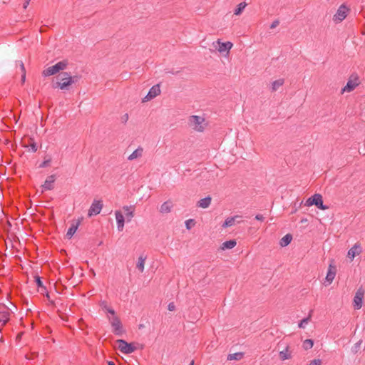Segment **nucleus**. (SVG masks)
<instances>
[{
    "label": "nucleus",
    "mask_w": 365,
    "mask_h": 365,
    "mask_svg": "<svg viewBox=\"0 0 365 365\" xmlns=\"http://www.w3.org/2000/svg\"><path fill=\"white\" fill-rule=\"evenodd\" d=\"M68 65V60H63L58 62L55 65L50 66L42 71V76L44 77L50 76L56 74L61 71H63Z\"/></svg>",
    "instance_id": "nucleus-1"
},
{
    "label": "nucleus",
    "mask_w": 365,
    "mask_h": 365,
    "mask_svg": "<svg viewBox=\"0 0 365 365\" xmlns=\"http://www.w3.org/2000/svg\"><path fill=\"white\" fill-rule=\"evenodd\" d=\"M305 205L308 207L315 205L317 208L322 210H325L329 208L327 205H324L323 204L322 195L319 193H315L309 197L305 202Z\"/></svg>",
    "instance_id": "nucleus-2"
},
{
    "label": "nucleus",
    "mask_w": 365,
    "mask_h": 365,
    "mask_svg": "<svg viewBox=\"0 0 365 365\" xmlns=\"http://www.w3.org/2000/svg\"><path fill=\"white\" fill-rule=\"evenodd\" d=\"M109 321L113 328V332L115 335L122 336L125 333V331L123 329V324L118 317H112V318H109Z\"/></svg>",
    "instance_id": "nucleus-3"
},
{
    "label": "nucleus",
    "mask_w": 365,
    "mask_h": 365,
    "mask_svg": "<svg viewBox=\"0 0 365 365\" xmlns=\"http://www.w3.org/2000/svg\"><path fill=\"white\" fill-rule=\"evenodd\" d=\"M116 343L118 344V349L126 354H131L138 349L135 346V343H128L124 339H118Z\"/></svg>",
    "instance_id": "nucleus-4"
},
{
    "label": "nucleus",
    "mask_w": 365,
    "mask_h": 365,
    "mask_svg": "<svg viewBox=\"0 0 365 365\" xmlns=\"http://www.w3.org/2000/svg\"><path fill=\"white\" fill-rule=\"evenodd\" d=\"M81 78V76L79 75L71 76L70 77H68V80L66 81H64L63 83L58 81L53 83L52 84V87L53 88H59L61 90L68 89L71 84L78 82Z\"/></svg>",
    "instance_id": "nucleus-5"
},
{
    "label": "nucleus",
    "mask_w": 365,
    "mask_h": 365,
    "mask_svg": "<svg viewBox=\"0 0 365 365\" xmlns=\"http://www.w3.org/2000/svg\"><path fill=\"white\" fill-rule=\"evenodd\" d=\"M349 11V9L344 4L341 5L336 11V14L334 16V21L336 23L342 21L347 16Z\"/></svg>",
    "instance_id": "nucleus-6"
},
{
    "label": "nucleus",
    "mask_w": 365,
    "mask_h": 365,
    "mask_svg": "<svg viewBox=\"0 0 365 365\" xmlns=\"http://www.w3.org/2000/svg\"><path fill=\"white\" fill-rule=\"evenodd\" d=\"M364 295V289L362 287H359L355 293L353 301V305L356 309H359L361 308Z\"/></svg>",
    "instance_id": "nucleus-7"
},
{
    "label": "nucleus",
    "mask_w": 365,
    "mask_h": 365,
    "mask_svg": "<svg viewBox=\"0 0 365 365\" xmlns=\"http://www.w3.org/2000/svg\"><path fill=\"white\" fill-rule=\"evenodd\" d=\"M9 308L4 304H0V323L4 326L9 320Z\"/></svg>",
    "instance_id": "nucleus-8"
},
{
    "label": "nucleus",
    "mask_w": 365,
    "mask_h": 365,
    "mask_svg": "<svg viewBox=\"0 0 365 365\" xmlns=\"http://www.w3.org/2000/svg\"><path fill=\"white\" fill-rule=\"evenodd\" d=\"M103 207V202L101 200H94L92 203L90 209L88 210V217H91L93 215H96L100 213L101 209Z\"/></svg>",
    "instance_id": "nucleus-9"
},
{
    "label": "nucleus",
    "mask_w": 365,
    "mask_h": 365,
    "mask_svg": "<svg viewBox=\"0 0 365 365\" xmlns=\"http://www.w3.org/2000/svg\"><path fill=\"white\" fill-rule=\"evenodd\" d=\"M204 121V118L197 116V115H192L190 117V123L191 125L193 126V128L197 131L202 132L204 130V127L201 125Z\"/></svg>",
    "instance_id": "nucleus-10"
},
{
    "label": "nucleus",
    "mask_w": 365,
    "mask_h": 365,
    "mask_svg": "<svg viewBox=\"0 0 365 365\" xmlns=\"http://www.w3.org/2000/svg\"><path fill=\"white\" fill-rule=\"evenodd\" d=\"M160 93V86L159 84H156L150 88L147 96L143 98V102L150 101L158 96Z\"/></svg>",
    "instance_id": "nucleus-11"
},
{
    "label": "nucleus",
    "mask_w": 365,
    "mask_h": 365,
    "mask_svg": "<svg viewBox=\"0 0 365 365\" xmlns=\"http://www.w3.org/2000/svg\"><path fill=\"white\" fill-rule=\"evenodd\" d=\"M334 259L331 260V263L329 265L328 272L326 276V280L329 283L333 282L336 273V267L334 264Z\"/></svg>",
    "instance_id": "nucleus-12"
},
{
    "label": "nucleus",
    "mask_w": 365,
    "mask_h": 365,
    "mask_svg": "<svg viewBox=\"0 0 365 365\" xmlns=\"http://www.w3.org/2000/svg\"><path fill=\"white\" fill-rule=\"evenodd\" d=\"M56 180V175H51L47 177L43 185H41L43 192L44 190H51L54 188V182Z\"/></svg>",
    "instance_id": "nucleus-13"
},
{
    "label": "nucleus",
    "mask_w": 365,
    "mask_h": 365,
    "mask_svg": "<svg viewBox=\"0 0 365 365\" xmlns=\"http://www.w3.org/2000/svg\"><path fill=\"white\" fill-rule=\"evenodd\" d=\"M359 78L358 76H355L354 81H353L351 78L346 83V85L342 88L341 93L344 91L351 92L355 89V88L359 85Z\"/></svg>",
    "instance_id": "nucleus-14"
},
{
    "label": "nucleus",
    "mask_w": 365,
    "mask_h": 365,
    "mask_svg": "<svg viewBox=\"0 0 365 365\" xmlns=\"http://www.w3.org/2000/svg\"><path fill=\"white\" fill-rule=\"evenodd\" d=\"M216 42L217 44H219V48H217V50L221 53H223L225 52L228 53L232 47V43L230 41L223 43V42H221L220 39H218Z\"/></svg>",
    "instance_id": "nucleus-15"
},
{
    "label": "nucleus",
    "mask_w": 365,
    "mask_h": 365,
    "mask_svg": "<svg viewBox=\"0 0 365 365\" xmlns=\"http://www.w3.org/2000/svg\"><path fill=\"white\" fill-rule=\"evenodd\" d=\"M81 219L77 220L75 222H73L71 225V226L69 227V229L67 231V233L66 235V237L68 239H71L73 235L76 233V230H78V226L80 225L81 222Z\"/></svg>",
    "instance_id": "nucleus-16"
},
{
    "label": "nucleus",
    "mask_w": 365,
    "mask_h": 365,
    "mask_svg": "<svg viewBox=\"0 0 365 365\" xmlns=\"http://www.w3.org/2000/svg\"><path fill=\"white\" fill-rule=\"evenodd\" d=\"M361 252V247L359 245L356 244L354 245L347 253V257L352 261L356 255H359Z\"/></svg>",
    "instance_id": "nucleus-17"
},
{
    "label": "nucleus",
    "mask_w": 365,
    "mask_h": 365,
    "mask_svg": "<svg viewBox=\"0 0 365 365\" xmlns=\"http://www.w3.org/2000/svg\"><path fill=\"white\" fill-rule=\"evenodd\" d=\"M115 217L118 225V230L122 231L124 227L125 217L120 210L115 211Z\"/></svg>",
    "instance_id": "nucleus-18"
},
{
    "label": "nucleus",
    "mask_w": 365,
    "mask_h": 365,
    "mask_svg": "<svg viewBox=\"0 0 365 365\" xmlns=\"http://www.w3.org/2000/svg\"><path fill=\"white\" fill-rule=\"evenodd\" d=\"M237 245V242H236V240H227V241H225L224 242L221 246H220V249L222 250H230V249H232L234 248Z\"/></svg>",
    "instance_id": "nucleus-19"
},
{
    "label": "nucleus",
    "mask_w": 365,
    "mask_h": 365,
    "mask_svg": "<svg viewBox=\"0 0 365 365\" xmlns=\"http://www.w3.org/2000/svg\"><path fill=\"white\" fill-rule=\"evenodd\" d=\"M211 201H212V197L210 195H208V196L205 197V198L200 200L197 202V206L200 207H202V208H207L210 206Z\"/></svg>",
    "instance_id": "nucleus-20"
},
{
    "label": "nucleus",
    "mask_w": 365,
    "mask_h": 365,
    "mask_svg": "<svg viewBox=\"0 0 365 365\" xmlns=\"http://www.w3.org/2000/svg\"><path fill=\"white\" fill-rule=\"evenodd\" d=\"M173 204L171 200H168L162 204L160 212L161 213H168L171 211Z\"/></svg>",
    "instance_id": "nucleus-21"
},
{
    "label": "nucleus",
    "mask_w": 365,
    "mask_h": 365,
    "mask_svg": "<svg viewBox=\"0 0 365 365\" xmlns=\"http://www.w3.org/2000/svg\"><path fill=\"white\" fill-rule=\"evenodd\" d=\"M238 218H241V216L235 215L233 217H227L222 224V227L226 228L234 225L237 219Z\"/></svg>",
    "instance_id": "nucleus-22"
},
{
    "label": "nucleus",
    "mask_w": 365,
    "mask_h": 365,
    "mask_svg": "<svg viewBox=\"0 0 365 365\" xmlns=\"http://www.w3.org/2000/svg\"><path fill=\"white\" fill-rule=\"evenodd\" d=\"M292 235L289 233L285 235L279 241L281 247H284L289 245L292 240Z\"/></svg>",
    "instance_id": "nucleus-23"
},
{
    "label": "nucleus",
    "mask_w": 365,
    "mask_h": 365,
    "mask_svg": "<svg viewBox=\"0 0 365 365\" xmlns=\"http://www.w3.org/2000/svg\"><path fill=\"white\" fill-rule=\"evenodd\" d=\"M289 346H287L285 348V350L279 351V356L281 360L284 361V360L289 359L292 358V355H291V353L289 352Z\"/></svg>",
    "instance_id": "nucleus-24"
},
{
    "label": "nucleus",
    "mask_w": 365,
    "mask_h": 365,
    "mask_svg": "<svg viewBox=\"0 0 365 365\" xmlns=\"http://www.w3.org/2000/svg\"><path fill=\"white\" fill-rule=\"evenodd\" d=\"M143 150L142 148H138L136 150H135L128 158L129 160H133L134 159H136L139 157H141L143 155Z\"/></svg>",
    "instance_id": "nucleus-25"
},
{
    "label": "nucleus",
    "mask_w": 365,
    "mask_h": 365,
    "mask_svg": "<svg viewBox=\"0 0 365 365\" xmlns=\"http://www.w3.org/2000/svg\"><path fill=\"white\" fill-rule=\"evenodd\" d=\"M244 356L243 352H237L235 354H230L227 356V360H237L239 361L242 359Z\"/></svg>",
    "instance_id": "nucleus-26"
},
{
    "label": "nucleus",
    "mask_w": 365,
    "mask_h": 365,
    "mask_svg": "<svg viewBox=\"0 0 365 365\" xmlns=\"http://www.w3.org/2000/svg\"><path fill=\"white\" fill-rule=\"evenodd\" d=\"M284 83V81L282 78L274 81L272 84V91H276Z\"/></svg>",
    "instance_id": "nucleus-27"
},
{
    "label": "nucleus",
    "mask_w": 365,
    "mask_h": 365,
    "mask_svg": "<svg viewBox=\"0 0 365 365\" xmlns=\"http://www.w3.org/2000/svg\"><path fill=\"white\" fill-rule=\"evenodd\" d=\"M246 6H247V4L245 2H242V3L239 4L237 6V8L234 11V14L236 16L240 15L242 13L243 10Z\"/></svg>",
    "instance_id": "nucleus-28"
},
{
    "label": "nucleus",
    "mask_w": 365,
    "mask_h": 365,
    "mask_svg": "<svg viewBox=\"0 0 365 365\" xmlns=\"http://www.w3.org/2000/svg\"><path fill=\"white\" fill-rule=\"evenodd\" d=\"M130 208L131 207H129L128 206L123 207V210L125 211H127V212H125V217L127 218V221H130L131 219L134 216V209H133L132 210H130Z\"/></svg>",
    "instance_id": "nucleus-29"
},
{
    "label": "nucleus",
    "mask_w": 365,
    "mask_h": 365,
    "mask_svg": "<svg viewBox=\"0 0 365 365\" xmlns=\"http://www.w3.org/2000/svg\"><path fill=\"white\" fill-rule=\"evenodd\" d=\"M145 257H143L140 255L138 258V262L136 264V267L140 271L143 272L144 269V264H145Z\"/></svg>",
    "instance_id": "nucleus-30"
},
{
    "label": "nucleus",
    "mask_w": 365,
    "mask_h": 365,
    "mask_svg": "<svg viewBox=\"0 0 365 365\" xmlns=\"http://www.w3.org/2000/svg\"><path fill=\"white\" fill-rule=\"evenodd\" d=\"M314 341L312 339H306L304 341L302 346L305 350H308L312 349Z\"/></svg>",
    "instance_id": "nucleus-31"
},
{
    "label": "nucleus",
    "mask_w": 365,
    "mask_h": 365,
    "mask_svg": "<svg viewBox=\"0 0 365 365\" xmlns=\"http://www.w3.org/2000/svg\"><path fill=\"white\" fill-rule=\"evenodd\" d=\"M34 279L35 282L38 288L44 289V290H46V287L43 285L41 278L38 275H36Z\"/></svg>",
    "instance_id": "nucleus-32"
},
{
    "label": "nucleus",
    "mask_w": 365,
    "mask_h": 365,
    "mask_svg": "<svg viewBox=\"0 0 365 365\" xmlns=\"http://www.w3.org/2000/svg\"><path fill=\"white\" fill-rule=\"evenodd\" d=\"M195 225V221L193 219H190L185 221V227L187 230H190Z\"/></svg>",
    "instance_id": "nucleus-33"
},
{
    "label": "nucleus",
    "mask_w": 365,
    "mask_h": 365,
    "mask_svg": "<svg viewBox=\"0 0 365 365\" xmlns=\"http://www.w3.org/2000/svg\"><path fill=\"white\" fill-rule=\"evenodd\" d=\"M311 319V316L309 315L307 317L304 318L299 324V328H304V324H307Z\"/></svg>",
    "instance_id": "nucleus-34"
},
{
    "label": "nucleus",
    "mask_w": 365,
    "mask_h": 365,
    "mask_svg": "<svg viewBox=\"0 0 365 365\" xmlns=\"http://www.w3.org/2000/svg\"><path fill=\"white\" fill-rule=\"evenodd\" d=\"M59 76H61V80L66 81L68 80V77L71 76V73L68 72H62L60 73Z\"/></svg>",
    "instance_id": "nucleus-35"
},
{
    "label": "nucleus",
    "mask_w": 365,
    "mask_h": 365,
    "mask_svg": "<svg viewBox=\"0 0 365 365\" xmlns=\"http://www.w3.org/2000/svg\"><path fill=\"white\" fill-rule=\"evenodd\" d=\"M51 162V158H49L47 160H45L44 161H43L40 165H39V168H46L47 166L49 165L50 163Z\"/></svg>",
    "instance_id": "nucleus-36"
},
{
    "label": "nucleus",
    "mask_w": 365,
    "mask_h": 365,
    "mask_svg": "<svg viewBox=\"0 0 365 365\" xmlns=\"http://www.w3.org/2000/svg\"><path fill=\"white\" fill-rule=\"evenodd\" d=\"M322 360L319 359H316L310 361L309 365H321Z\"/></svg>",
    "instance_id": "nucleus-37"
},
{
    "label": "nucleus",
    "mask_w": 365,
    "mask_h": 365,
    "mask_svg": "<svg viewBox=\"0 0 365 365\" xmlns=\"http://www.w3.org/2000/svg\"><path fill=\"white\" fill-rule=\"evenodd\" d=\"M31 141L32 142L30 143L29 146L31 147L32 151L35 153L37 150V145L33 140H31Z\"/></svg>",
    "instance_id": "nucleus-38"
},
{
    "label": "nucleus",
    "mask_w": 365,
    "mask_h": 365,
    "mask_svg": "<svg viewBox=\"0 0 365 365\" xmlns=\"http://www.w3.org/2000/svg\"><path fill=\"white\" fill-rule=\"evenodd\" d=\"M180 71H174V69H171V70L165 69V73H170V74H173V75L178 74V73H179Z\"/></svg>",
    "instance_id": "nucleus-39"
},
{
    "label": "nucleus",
    "mask_w": 365,
    "mask_h": 365,
    "mask_svg": "<svg viewBox=\"0 0 365 365\" xmlns=\"http://www.w3.org/2000/svg\"><path fill=\"white\" fill-rule=\"evenodd\" d=\"M279 24V21L278 19L274 20L270 25L269 28L271 29H274Z\"/></svg>",
    "instance_id": "nucleus-40"
},
{
    "label": "nucleus",
    "mask_w": 365,
    "mask_h": 365,
    "mask_svg": "<svg viewBox=\"0 0 365 365\" xmlns=\"http://www.w3.org/2000/svg\"><path fill=\"white\" fill-rule=\"evenodd\" d=\"M168 309L169 311H174L175 309V305L173 302H170L168 304Z\"/></svg>",
    "instance_id": "nucleus-41"
},
{
    "label": "nucleus",
    "mask_w": 365,
    "mask_h": 365,
    "mask_svg": "<svg viewBox=\"0 0 365 365\" xmlns=\"http://www.w3.org/2000/svg\"><path fill=\"white\" fill-rule=\"evenodd\" d=\"M255 218V220L262 221V222L264 221V217L260 214L256 215Z\"/></svg>",
    "instance_id": "nucleus-42"
},
{
    "label": "nucleus",
    "mask_w": 365,
    "mask_h": 365,
    "mask_svg": "<svg viewBox=\"0 0 365 365\" xmlns=\"http://www.w3.org/2000/svg\"><path fill=\"white\" fill-rule=\"evenodd\" d=\"M106 312L113 315V317L116 316L115 310L112 308H108Z\"/></svg>",
    "instance_id": "nucleus-43"
},
{
    "label": "nucleus",
    "mask_w": 365,
    "mask_h": 365,
    "mask_svg": "<svg viewBox=\"0 0 365 365\" xmlns=\"http://www.w3.org/2000/svg\"><path fill=\"white\" fill-rule=\"evenodd\" d=\"M20 68L22 73H26V68L22 61H20Z\"/></svg>",
    "instance_id": "nucleus-44"
},
{
    "label": "nucleus",
    "mask_w": 365,
    "mask_h": 365,
    "mask_svg": "<svg viewBox=\"0 0 365 365\" xmlns=\"http://www.w3.org/2000/svg\"><path fill=\"white\" fill-rule=\"evenodd\" d=\"M29 2H30V0H25L24 5H23L24 9H26L28 5L29 4Z\"/></svg>",
    "instance_id": "nucleus-45"
},
{
    "label": "nucleus",
    "mask_w": 365,
    "mask_h": 365,
    "mask_svg": "<svg viewBox=\"0 0 365 365\" xmlns=\"http://www.w3.org/2000/svg\"><path fill=\"white\" fill-rule=\"evenodd\" d=\"M21 83H24L26 80V73H22L21 74Z\"/></svg>",
    "instance_id": "nucleus-46"
},
{
    "label": "nucleus",
    "mask_w": 365,
    "mask_h": 365,
    "mask_svg": "<svg viewBox=\"0 0 365 365\" xmlns=\"http://www.w3.org/2000/svg\"><path fill=\"white\" fill-rule=\"evenodd\" d=\"M23 334H24V332H19L16 336V340H18V341L21 340Z\"/></svg>",
    "instance_id": "nucleus-47"
},
{
    "label": "nucleus",
    "mask_w": 365,
    "mask_h": 365,
    "mask_svg": "<svg viewBox=\"0 0 365 365\" xmlns=\"http://www.w3.org/2000/svg\"><path fill=\"white\" fill-rule=\"evenodd\" d=\"M102 306H103V309H105L106 311H107V309L108 308L107 304H106V302H102Z\"/></svg>",
    "instance_id": "nucleus-48"
},
{
    "label": "nucleus",
    "mask_w": 365,
    "mask_h": 365,
    "mask_svg": "<svg viewBox=\"0 0 365 365\" xmlns=\"http://www.w3.org/2000/svg\"><path fill=\"white\" fill-rule=\"evenodd\" d=\"M107 364H108V365H115V363L113 361H108L107 362Z\"/></svg>",
    "instance_id": "nucleus-49"
},
{
    "label": "nucleus",
    "mask_w": 365,
    "mask_h": 365,
    "mask_svg": "<svg viewBox=\"0 0 365 365\" xmlns=\"http://www.w3.org/2000/svg\"><path fill=\"white\" fill-rule=\"evenodd\" d=\"M46 298H47L48 300L50 299V296H49V294H48V292H46Z\"/></svg>",
    "instance_id": "nucleus-50"
},
{
    "label": "nucleus",
    "mask_w": 365,
    "mask_h": 365,
    "mask_svg": "<svg viewBox=\"0 0 365 365\" xmlns=\"http://www.w3.org/2000/svg\"><path fill=\"white\" fill-rule=\"evenodd\" d=\"M138 345H139V344H137ZM140 349H143V344H140Z\"/></svg>",
    "instance_id": "nucleus-51"
},
{
    "label": "nucleus",
    "mask_w": 365,
    "mask_h": 365,
    "mask_svg": "<svg viewBox=\"0 0 365 365\" xmlns=\"http://www.w3.org/2000/svg\"><path fill=\"white\" fill-rule=\"evenodd\" d=\"M307 219H302V220H301V222H307Z\"/></svg>",
    "instance_id": "nucleus-52"
},
{
    "label": "nucleus",
    "mask_w": 365,
    "mask_h": 365,
    "mask_svg": "<svg viewBox=\"0 0 365 365\" xmlns=\"http://www.w3.org/2000/svg\"><path fill=\"white\" fill-rule=\"evenodd\" d=\"M43 292H46V290H44V289H41V293L43 294Z\"/></svg>",
    "instance_id": "nucleus-53"
},
{
    "label": "nucleus",
    "mask_w": 365,
    "mask_h": 365,
    "mask_svg": "<svg viewBox=\"0 0 365 365\" xmlns=\"http://www.w3.org/2000/svg\"><path fill=\"white\" fill-rule=\"evenodd\" d=\"M125 117H126V120H127V119H128V114H125Z\"/></svg>",
    "instance_id": "nucleus-54"
}]
</instances>
